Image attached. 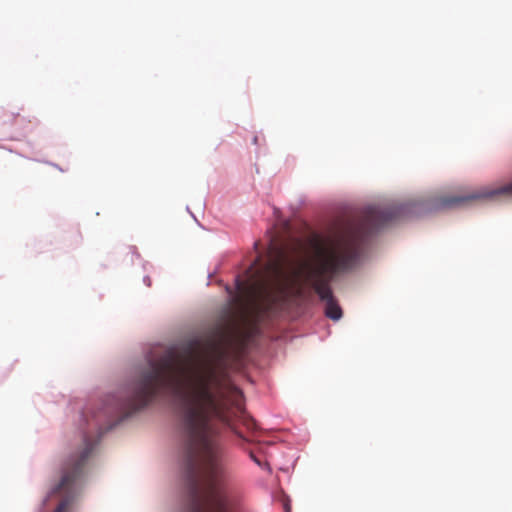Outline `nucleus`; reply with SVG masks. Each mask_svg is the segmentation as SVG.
Returning <instances> with one entry per match:
<instances>
[{
    "mask_svg": "<svg viewBox=\"0 0 512 512\" xmlns=\"http://www.w3.org/2000/svg\"><path fill=\"white\" fill-rule=\"evenodd\" d=\"M323 304L324 314L327 318L338 321L343 312L338 300L333 295V290H315Z\"/></svg>",
    "mask_w": 512,
    "mask_h": 512,
    "instance_id": "nucleus-5",
    "label": "nucleus"
},
{
    "mask_svg": "<svg viewBox=\"0 0 512 512\" xmlns=\"http://www.w3.org/2000/svg\"><path fill=\"white\" fill-rule=\"evenodd\" d=\"M70 504V500L68 498L62 500L54 512H67Z\"/></svg>",
    "mask_w": 512,
    "mask_h": 512,
    "instance_id": "nucleus-6",
    "label": "nucleus"
},
{
    "mask_svg": "<svg viewBox=\"0 0 512 512\" xmlns=\"http://www.w3.org/2000/svg\"><path fill=\"white\" fill-rule=\"evenodd\" d=\"M403 206L368 207L357 220L345 223L326 240L318 236L309 243L292 238L281 242L272 237L268 259L262 264L258 255L250 267L236 277L240 288H328V282L339 272L354 267L365 240L380 228L398 219Z\"/></svg>",
    "mask_w": 512,
    "mask_h": 512,
    "instance_id": "nucleus-2",
    "label": "nucleus"
},
{
    "mask_svg": "<svg viewBox=\"0 0 512 512\" xmlns=\"http://www.w3.org/2000/svg\"><path fill=\"white\" fill-rule=\"evenodd\" d=\"M247 300H250V301H255L256 298H257V295H255L254 293L253 294H249L246 296Z\"/></svg>",
    "mask_w": 512,
    "mask_h": 512,
    "instance_id": "nucleus-8",
    "label": "nucleus"
},
{
    "mask_svg": "<svg viewBox=\"0 0 512 512\" xmlns=\"http://www.w3.org/2000/svg\"><path fill=\"white\" fill-rule=\"evenodd\" d=\"M94 449L93 443L86 441L85 447L81 453L66 465L62 479L59 485L55 488L54 492H65L70 494L74 492L77 481L81 478L84 472L85 465Z\"/></svg>",
    "mask_w": 512,
    "mask_h": 512,
    "instance_id": "nucleus-3",
    "label": "nucleus"
},
{
    "mask_svg": "<svg viewBox=\"0 0 512 512\" xmlns=\"http://www.w3.org/2000/svg\"><path fill=\"white\" fill-rule=\"evenodd\" d=\"M235 292H258L259 290H252V289H249V290H234Z\"/></svg>",
    "mask_w": 512,
    "mask_h": 512,
    "instance_id": "nucleus-9",
    "label": "nucleus"
},
{
    "mask_svg": "<svg viewBox=\"0 0 512 512\" xmlns=\"http://www.w3.org/2000/svg\"><path fill=\"white\" fill-rule=\"evenodd\" d=\"M246 308L210 329L185 353L168 350L149 361L137 378L112 398L113 410L124 416L146 407L158 395L172 391L178 404L182 460L190 492L188 512H249L230 485L224 427L242 437L234 426L241 419L249 430L255 422L245 416L243 393L231 381L227 362L250 336Z\"/></svg>",
    "mask_w": 512,
    "mask_h": 512,
    "instance_id": "nucleus-1",
    "label": "nucleus"
},
{
    "mask_svg": "<svg viewBox=\"0 0 512 512\" xmlns=\"http://www.w3.org/2000/svg\"><path fill=\"white\" fill-rule=\"evenodd\" d=\"M498 194L512 195V181L508 184H505V185L499 187L498 189H494V190L485 189L480 192L469 194L464 197L446 198L443 200L442 204L444 206L450 207V206H454V205H457V204L465 202V201H470V200H475V199H480V198H490V197H493Z\"/></svg>",
    "mask_w": 512,
    "mask_h": 512,
    "instance_id": "nucleus-4",
    "label": "nucleus"
},
{
    "mask_svg": "<svg viewBox=\"0 0 512 512\" xmlns=\"http://www.w3.org/2000/svg\"><path fill=\"white\" fill-rule=\"evenodd\" d=\"M285 511L290 512V506L288 503H285Z\"/></svg>",
    "mask_w": 512,
    "mask_h": 512,
    "instance_id": "nucleus-10",
    "label": "nucleus"
},
{
    "mask_svg": "<svg viewBox=\"0 0 512 512\" xmlns=\"http://www.w3.org/2000/svg\"><path fill=\"white\" fill-rule=\"evenodd\" d=\"M250 456L257 465L262 466L261 461L253 453H251Z\"/></svg>",
    "mask_w": 512,
    "mask_h": 512,
    "instance_id": "nucleus-7",
    "label": "nucleus"
}]
</instances>
